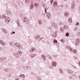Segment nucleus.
Listing matches in <instances>:
<instances>
[{"instance_id":"9b49d317","label":"nucleus","mask_w":80,"mask_h":80,"mask_svg":"<svg viewBox=\"0 0 80 80\" xmlns=\"http://www.w3.org/2000/svg\"><path fill=\"white\" fill-rule=\"evenodd\" d=\"M40 38V36L38 35L36 36L35 37V39H36V40H38V38Z\"/></svg>"},{"instance_id":"c85d7f7f","label":"nucleus","mask_w":80,"mask_h":80,"mask_svg":"<svg viewBox=\"0 0 80 80\" xmlns=\"http://www.w3.org/2000/svg\"><path fill=\"white\" fill-rule=\"evenodd\" d=\"M2 46H4L5 45V43L4 42H2Z\"/></svg>"},{"instance_id":"69168bd1","label":"nucleus","mask_w":80,"mask_h":80,"mask_svg":"<svg viewBox=\"0 0 80 80\" xmlns=\"http://www.w3.org/2000/svg\"><path fill=\"white\" fill-rule=\"evenodd\" d=\"M72 78V77H69V78H70V79H71V78Z\"/></svg>"},{"instance_id":"ea45409f","label":"nucleus","mask_w":80,"mask_h":80,"mask_svg":"<svg viewBox=\"0 0 80 80\" xmlns=\"http://www.w3.org/2000/svg\"><path fill=\"white\" fill-rule=\"evenodd\" d=\"M73 52L74 53H77V50H76V49H74L73 50Z\"/></svg>"},{"instance_id":"2f4dec72","label":"nucleus","mask_w":80,"mask_h":80,"mask_svg":"<svg viewBox=\"0 0 80 80\" xmlns=\"http://www.w3.org/2000/svg\"><path fill=\"white\" fill-rule=\"evenodd\" d=\"M27 19L26 18H24V22H27Z\"/></svg>"},{"instance_id":"a18cd8bd","label":"nucleus","mask_w":80,"mask_h":80,"mask_svg":"<svg viewBox=\"0 0 80 80\" xmlns=\"http://www.w3.org/2000/svg\"><path fill=\"white\" fill-rule=\"evenodd\" d=\"M77 29H78V28L77 27L75 28H74V31H76L77 30Z\"/></svg>"},{"instance_id":"cd10ccee","label":"nucleus","mask_w":80,"mask_h":80,"mask_svg":"<svg viewBox=\"0 0 80 80\" xmlns=\"http://www.w3.org/2000/svg\"><path fill=\"white\" fill-rule=\"evenodd\" d=\"M71 8H74L75 7V4H72L71 5Z\"/></svg>"},{"instance_id":"6e6d98bb","label":"nucleus","mask_w":80,"mask_h":80,"mask_svg":"<svg viewBox=\"0 0 80 80\" xmlns=\"http://www.w3.org/2000/svg\"><path fill=\"white\" fill-rule=\"evenodd\" d=\"M20 80V78H18V80Z\"/></svg>"},{"instance_id":"f704fd0d","label":"nucleus","mask_w":80,"mask_h":80,"mask_svg":"<svg viewBox=\"0 0 80 80\" xmlns=\"http://www.w3.org/2000/svg\"><path fill=\"white\" fill-rule=\"evenodd\" d=\"M61 41L62 42V43H63V42H65V40H64V39H61Z\"/></svg>"},{"instance_id":"a19ab883","label":"nucleus","mask_w":80,"mask_h":80,"mask_svg":"<svg viewBox=\"0 0 80 80\" xmlns=\"http://www.w3.org/2000/svg\"><path fill=\"white\" fill-rule=\"evenodd\" d=\"M31 57H32V58H33V57H35V55L34 54H31Z\"/></svg>"},{"instance_id":"bf43d9fd","label":"nucleus","mask_w":80,"mask_h":80,"mask_svg":"<svg viewBox=\"0 0 80 80\" xmlns=\"http://www.w3.org/2000/svg\"><path fill=\"white\" fill-rule=\"evenodd\" d=\"M71 19H72V18H70L69 19V21H70L71 20Z\"/></svg>"},{"instance_id":"72a5a7b5","label":"nucleus","mask_w":80,"mask_h":80,"mask_svg":"<svg viewBox=\"0 0 80 80\" xmlns=\"http://www.w3.org/2000/svg\"><path fill=\"white\" fill-rule=\"evenodd\" d=\"M53 42L54 43H57V40H54Z\"/></svg>"},{"instance_id":"473e14b6","label":"nucleus","mask_w":80,"mask_h":80,"mask_svg":"<svg viewBox=\"0 0 80 80\" xmlns=\"http://www.w3.org/2000/svg\"><path fill=\"white\" fill-rule=\"evenodd\" d=\"M70 51H71V52H73V48H71L69 49Z\"/></svg>"},{"instance_id":"7c9ffc66","label":"nucleus","mask_w":80,"mask_h":80,"mask_svg":"<svg viewBox=\"0 0 80 80\" xmlns=\"http://www.w3.org/2000/svg\"><path fill=\"white\" fill-rule=\"evenodd\" d=\"M59 70L60 71L61 73V74L63 73V71H62V69L60 68H59Z\"/></svg>"},{"instance_id":"dca6fc26","label":"nucleus","mask_w":80,"mask_h":80,"mask_svg":"<svg viewBox=\"0 0 80 80\" xmlns=\"http://www.w3.org/2000/svg\"><path fill=\"white\" fill-rule=\"evenodd\" d=\"M36 77L37 78V80H42V79H41V78H40L39 76H36Z\"/></svg>"},{"instance_id":"c756f323","label":"nucleus","mask_w":80,"mask_h":80,"mask_svg":"<svg viewBox=\"0 0 80 80\" xmlns=\"http://www.w3.org/2000/svg\"><path fill=\"white\" fill-rule=\"evenodd\" d=\"M65 35L66 37H68L69 36V33H68V32H67Z\"/></svg>"},{"instance_id":"ddd939ff","label":"nucleus","mask_w":80,"mask_h":80,"mask_svg":"<svg viewBox=\"0 0 80 80\" xmlns=\"http://www.w3.org/2000/svg\"><path fill=\"white\" fill-rule=\"evenodd\" d=\"M64 15L65 17H68V12L64 13Z\"/></svg>"},{"instance_id":"774afa93","label":"nucleus","mask_w":80,"mask_h":80,"mask_svg":"<svg viewBox=\"0 0 80 80\" xmlns=\"http://www.w3.org/2000/svg\"><path fill=\"white\" fill-rule=\"evenodd\" d=\"M15 80H18V78H16Z\"/></svg>"},{"instance_id":"680f3d73","label":"nucleus","mask_w":80,"mask_h":80,"mask_svg":"<svg viewBox=\"0 0 80 80\" xmlns=\"http://www.w3.org/2000/svg\"><path fill=\"white\" fill-rule=\"evenodd\" d=\"M73 67H74V68H75V69H76V67H75V66H74Z\"/></svg>"},{"instance_id":"f3484780","label":"nucleus","mask_w":80,"mask_h":80,"mask_svg":"<svg viewBox=\"0 0 80 80\" xmlns=\"http://www.w3.org/2000/svg\"><path fill=\"white\" fill-rule=\"evenodd\" d=\"M78 44H79V42H78V40L77 39L76 42V45H78Z\"/></svg>"},{"instance_id":"0e129e2a","label":"nucleus","mask_w":80,"mask_h":80,"mask_svg":"<svg viewBox=\"0 0 80 80\" xmlns=\"http://www.w3.org/2000/svg\"><path fill=\"white\" fill-rule=\"evenodd\" d=\"M27 69H28V70H30V68L29 67V68H28Z\"/></svg>"},{"instance_id":"4be33fe9","label":"nucleus","mask_w":80,"mask_h":80,"mask_svg":"<svg viewBox=\"0 0 80 80\" xmlns=\"http://www.w3.org/2000/svg\"><path fill=\"white\" fill-rule=\"evenodd\" d=\"M20 76L21 77H22L23 78H25V75L24 74H22L20 75Z\"/></svg>"},{"instance_id":"f8f14e48","label":"nucleus","mask_w":80,"mask_h":80,"mask_svg":"<svg viewBox=\"0 0 80 80\" xmlns=\"http://www.w3.org/2000/svg\"><path fill=\"white\" fill-rule=\"evenodd\" d=\"M35 50V48H32L30 50V52H33Z\"/></svg>"},{"instance_id":"4d7b16f0","label":"nucleus","mask_w":80,"mask_h":80,"mask_svg":"<svg viewBox=\"0 0 80 80\" xmlns=\"http://www.w3.org/2000/svg\"><path fill=\"white\" fill-rule=\"evenodd\" d=\"M53 57H54V58H55V57H57V56H55V55H53Z\"/></svg>"},{"instance_id":"5701e85b","label":"nucleus","mask_w":80,"mask_h":80,"mask_svg":"<svg viewBox=\"0 0 80 80\" xmlns=\"http://www.w3.org/2000/svg\"><path fill=\"white\" fill-rule=\"evenodd\" d=\"M33 6H34V5L33 4H32L30 6L31 9H33Z\"/></svg>"},{"instance_id":"3c124183","label":"nucleus","mask_w":80,"mask_h":80,"mask_svg":"<svg viewBox=\"0 0 80 80\" xmlns=\"http://www.w3.org/2000/svg\"><path fill=\"white\" fill-rule=\"evenodd\" d=\"M57 24H54V27L55 28V27H57Z\"/></svg>"},{"instance_id":"e2e57ef3","label":"nucleus","mask_w":80,"mask_h":80,"mask_svg":"<svg viewBox=\"0 0 80 80\" xmlns=\"http://www.w3.org/2000/svg\"><path fill=\"white\" fill-rule=\"evenodd\" d=\"M78 64L79 65V66L80 65V62H78Z\"/></svg>"},{"instance_id":"423d86ee","label":"nucleus","mask_w":80,"mask_h":80,"mask_svg":"<svg viewBox=\"0 0 80 80\" xmlns=\"http://www.w3.org/2000/svg\"><path fill=\"white\" fill-rule=\"evenodd\" d=\"M7 14L8 15H11V12L10 10H8L7 12Z\"/></svg>"},{"instance_id":"9d476101","label":"nucleus","mask_w":80,"mask_h":80,"mask_svg":"<svg viewBox=\"0 0 80 80\" xmlns=\"http://www.w3.org/2000/svg\"><path fill=\"white\" fill-rule=\"evenodd\" d=\"M67 71H68V73H70V74H72L73 73V71H72V70L68 69L67 70Z\"/></svg>"},{"instance_id":"c9c22d12","label":"nucleus","mask_w":80,"mask_h":80,"mask_svg":"<svg viewBox=\"0 0 80 80\" xmlns=\"http://www.w3.org/2000/svg\"><path fill=\"white\" fill-rule=\"evenodd\" d=\"M7 76L8 77H10L11 76V74L10 73L8 74Z\"/></svg>"},{"instance_id":"412c9836","label":"nucleus","mask_w":80,"mask_h":80,"mask_svg":"<svg viewBox=\"0 0 80 80\" xmlns=\"http://www.w3.org/2000/svg\"><path fill=\"white\" fill-rule=\"evenodd\" d=\"M34 6L35 7H38V3H35L34 4Z\"/></svg>"},{"instance_id":"f03ea898","label":"nucleus","mask_w":80,"mask_h":80,"mask_svg":"<svg viewBox=\"0 0 80 80\" xmlns=\"http://www.w3.org/2000/svg\"><path fill=\"white\" fill-rule=\"evenodd\" d=\"M10 22V18H9L8 17H6V18L5 19V22L7 23H8V22Z\"/></svg>"},{"instance_id":"0eeeda50","label":"nucleus","mask_w":80,"mask_h":80,"mask_svg":"<svg viewBox=\"0 0 80 80\" xmlns=\"http://www.w3.org/2000/svg\"><path fill=\"white\" fill-rule=\"evenodd\" d=\"M47 16L48 18H50V16H51V15L50 14V12H48L47 13Z\"/></svg>"},{"instance_id":"2eb2a0df","label":"nucleus","mask_w":80,"mask_h":80,"mask_svg":"<svg viewBox=\"0 0 80 80\" xmlns=\"http://www.w3.org/2000/svg\"><path fill=\"white\" fill-rule=\"evenodd\" d=\"M2 30L4 32V33H7V30L6 29L3 28L2 29Z\"/></svg>"},{"instance_id":"aec40b11","label":"nucleus","mask_w":80,"mask_h":80,"mask_svg":"<svg viewBox=\"0 0 80 80\" xmlns=\"http://www.w3.org/2000/svg\"><path fill=\"white\" fill-rule=\"evenodd\" d=\"M48 58L49 59L52 60V57L50 56L49 54H48L47 56Z\"/></svg>"},{"instance_id":"20e7f679","label":"nucleus","mask_w":80,"mask_h":80,"mask_svg":"<svg viewBox=\"0 0 80 80\" xmlns=\"http://www.w3.org/2000/svg\"><path fill=\"white\" fill-rule=\"evenodd\" d=\"M53 7H57L58 6V4H57V2L56 1H54L53 4Z\"/></svg>"},{"instance_id":"39448f33","label":"nucleus","mask_w":80,"mask_h":80,"mask_svg":"<svg viewBox=\"0 0 80 80\" xmlns=\"http://www.w3.org/2000/svg\"><path fill=\"white\" fill-rule=\"evenodd\" d=\"M52 66L55 67L57 65V62L55 61H53L52 62Z\"/></svg>"},{"instance_id":"a878e982","label":"nucleus","mask_w":80,"mask_h":80,"mask_svg":"<svg viewBox=\"0 0 80 80\" xmlns=\"http://www.w3.org/2000/svg\"><path fill=\"white\" fill-rule=\"evenodd\" d=\"M64 28H65V29H67L68 28V26L67 25H65L64 26Z\"/></svg>"},{"instance_id":"052dcab7","label":"nucleus","mask_w":80,"mask_h":80,"mask_svg":"<svg viewBox=\"0 0 80 80\" xmlns=\"http://www.w3.org/2000/svg\"><path fill=\"white\" fill-rule=\"evenodd\" d=\"M14 7H16V8H17V6L16 5H14Z\"/></svg>"},{"instance_id":"603ef678","label":"nucleus","mask_w":80,"mask_h":80,"mask_svg":"<svg viewBox=\"0 0 80 80\" xmlns=\"http://www.w3.org/2000/svg\"><path fill=\"white\" fill-rule=\"evenodd\" d=\"M2 40L0 41V44H2Z\"/></svg>"},{"instance_id":"6ab92c4d","label":"nucleus","mask_w":80,"mask_h":80,"mask_svg":"<svg viewBox=\"0 0 80 80\" xmlns=\"http://www.w3.org/2000/svg\"><path fill=\"white\" fill-rule=\"evenodd\" d=\"M60 31H61L62 32H63V31H65V29H64V28H61L60 29Z\"/></svg>"},{"instance_id":"338daca9","label":"nucleus","mask_w":80,"mask_h":80,"mask_svg":"<svg viewBox=\"0 0 80 80\" xmlns=\"http://www.w3.org/2000/svg\"><path fill=\"white\" fill-rule=\"evenodd\" d=\"M42 40V39L40 38V39H39V41H40V40Z\"/></svg>"},{"instance_id":"7ed1b4c3","label":"nucleus","mask_w":80,"mask_h":80,"mask_svg":"<svg viewBox=\"0 0 80 80\" xmlns=\"http://www.w3.org/2000/svg\"><path fill=\"white\" fill-rule=\"evenodd\" d=\"M41 57H42V60H43V61H46V57L45 56V55H41Z\"/></svg>"},{"instance_id":"b1692460","label":"nucleus","mask_w":80,"mask_h":80,"mask_svg":"<svg viewBox=\"0 0 80 80\" xmlns=\"http://www.w3.org/2000/svg\"><path fill=\"white\" fill-rule=\"evenodd\" d=\"M38 22L39 25H41V24L42 23V21L40 20H38Z\"/></svg>"},{"instance_id":"e433bc0d","label":"nucleus","mask_w":80,"mask_h":80,"mask_svg":"<svg viewBox=\"0 0 80 80\" xmlns=\"http://www.w3.org/2000/svg\"><path fill=\"white\" fill-rule=\"evenodd\" d=\"M18 53H19V54H22V51H18Z\"/></svg>"},{"instance_id":"13d9d810","label":"nucleus","mask_w":80,"mask_h":80,"mask_svg":"<svg viewBox=\"0 0 80 80\" xmlns=\"http://www.w3.org/2000/svg\"><path fill=\"white\" fill-rule=\"evenodd\" d=\"M52 25H55V24H54V23H52Z\"/></svg>"},{"instance_id":"f257e3e1","label":"nucleus","mask_w":80,"mask_h":80,"mask_svg":"<svg viewBox=\"0 0 80 80\" xmlns=\"http://www.w3.org/2000/svg\"><path fill=\"white\" fill-rule=\"evenodd\" d=\"M14 46L17 48H18L19 50H22L23 49V47L21 45L19 44V43H16L15 44Z\"/></svg>"},{"instance_id":"393cba45","label":"nucleus","mask_w":80,"mask_h":80,"mask_svg":"<svg viewBox=\"0 0 80 80\" xmlns=\"http://www.w3.org/2000/svg\"><path fill=\"white\" fill-rule=\"evenodd\" d=\"M1 17H2V18H5V17H6V16H5V14L3 15Z\"/></svg>"},{"instance_id":"09e8293b","label":"nucleus","mask_w":80,"mask_h":80,"mask_svg":"<svg viewBox=\"0 0 80 80\" xmlns=\"http://www.w3.org/2000/svg\"><path fill=\"white\" fill-rule=\"evenodd\" d=\"M2 61H3V59H2V58L0 59V62H2Z\"/></svg>"},{"instance_id":"a211bd4d","label":"nucleus","mask_w":80,"mask_h":80,"mask_svg":"<svg viewBox=\"0 0 80 80\" xmlns=\"http://www.w3.org/2000/svg\"><path fill=\"white\" fill-rule=\"evenodd\" d=\"M4 71L8 72H9V69H8V68H6L4 69Z\"/></svg>"},{"instance_id":"4468645a","label":"nucleus","mask_w":80,"mask_h":80,"mask_svg":"<svg viewBox=\"0 0 80 80\" xmlns=\"http://www.w3.org/2000/svg\"><path fill=\"white\" fill-rule=\"evenodd\" d=\"M57 36V32H55L53 35V37H55Z\"/></svg>"},{"instance_id":"de8ad7c7","label":"nucleus","mask_w":80,"mask_h":80,"mask_svg":"<svg viewBox=\"0 0 80 80\" xmlns=\"http://www.w3.org/2000/svg\"><path fill=\"white\" fill-rule=\"evenodd\" d=\"M76 25H79V22H77V23L76 24Z\"/></svg>"},{"instance_id":"8fccbe9b","label":"nucleus","mask_w":80,"mask_h":80,"mask_svg":"<svg viewBox=\"0 0 80 80\" xmlns=\"http://www.w3.org/2000/svg\"><path fill=\"white\" fill-rule=\"evenodd\" d=\"M53 0H51V3L52 4V3H53Z\"/></svg>"},{"instance_id":"864d4df0","label":"nucleus","mask_w":80,"mask_h":80,"mask_svg":"<svg viewBox=\"0 0 80 80\" xmlns=\"http://www.w3.org/2000/svg\"><path fill=\"white\" fill-rule=\"evenodd\" d=\"M60 7H62V8H63V5H61L60 6Z\"/></svg>"},{"instance_id":"6e6552de","label":"nucleus","mask_w":80,"mask_h":80,"mask_svg":"<svg viewBox=\"0 0 80 80\" xmlns=\"http://www.w3.org/2000/svg\"><path fill=\"white\" fill-rule=\"evenodd\" d=\"M14 55L15 57H17V58H19V54L18 53H16V54H13Z\"/></svg>"},{"instance_id":"5fc2aeb1","label":"nucleus","mask_w":80,"mask_h":80,"mask_svg":"<svg viewBox=\"0 0 80 80\" xmlns=\"http://www.w3.org/2000/svg\"><path fill=\"white\" fill-rule=\"evenodd\" d=\"M12 33H13V34H15V32H14V31H12Z\"/></svg>"},{"instance_id":"79ce46f5","label":"nucleus","mask_w":80,"mask_h":80,"mask_svg":"<svg viewBox=\"0 0 80 80\" xmlns=\"http://www.w3.org/2000/svg\"><path fill=\"white\" fill-rule=\"evenodd\" d=\"M66 47L67 48H69V49H70V48H71L70 46H66Z\"/></svg>"},{"instance_id":"58836bf2","label":"nucleus","mask_w":80,"mask_h":80,"mask_svg":"<svg viewBox=\"0 0 80 80\" xmlns=\"http://www.w3.org/2000/svg\"><path fill=\"white\" fill-rule=\"evenodd\" d=\"M49 68L50 69H53V66H50L49 67Z\"/></svg>"},{"instance_id":"4c0bfd02","label":"nucleus","mask_w":80,"mask_h":80,"mask_svg":"<svg viewBox=\"0 0 80 80\" xmlns=\"http://www.w3.org/2000/svg\"><path fill=\"white\" fill-rule=\"evenodd\" d=\"M42 6L43 7H46V5H45V4L44 3L42 4Z\"/></svg>"},{"instance_id":"37998d69","label":"nucleus","mask_w":80,"mask_h":80,"mask_svg":"<svg viewBox=\"0 0 80 80\" xmlns=\"http://www.w3.org/2000/svg\"><path fill=\"white\" fill-rule=\"evenodd\" d=\"M77 35L78 36V37H80V32H79L78 33Z\"/></svg>"},{"instance_id":"49530a36","label":"nucleus","mask_w":80,"mask_h":80,"mask_svg":"<svg viewBox=\"0 0 80 80\" xmlns=\"http://www.w3.org/2000/svg\"><path fill=\"white\" fill-rule=\"evenodd\" d=\"M45 13H47V8H45Z\"/></svg>"},{"instance_id":"1a4fd4ad","label":"nucleus","mask_w":80,"mask_h":80,"mask_svg":"<svg viewBox=\"0 0 80 80\" xmlns=\"http://www.w3.org/2000/svg\"><path fill=\"white\" fill-rule=\"evenodd\" d=\"M16 23L18 27H20V21H17Z\"/></svg>"},{"instance_id":"bb28decb","label":"nucleus","mask_w":80,"mask_h":80,"mask_svg":"<svg viewBox=\"0 0 80 80\" xmlns=\"http://www.w3.org/2000/svg\"><path fill=\"white\" fill-rule=\"evenodd\" d=\"M26 2V3H30V0H28V1H27V0L26 1H25Z\"/></svg>"},{"instance_id":"c03bdc74","label":"nucleus","mask_w":80,"mask_h":80,"mask_svg":"<svg viewBox=\"0 0 80 80\" xmlns=\"http://www.w3.org/2000/svg\"><path fill=\"white\" fill-rule=\"evenodd\" d=\"M3 58V60H5V59H7V58L5 57H2V58Z\"/></svg>"}]
</instances>
